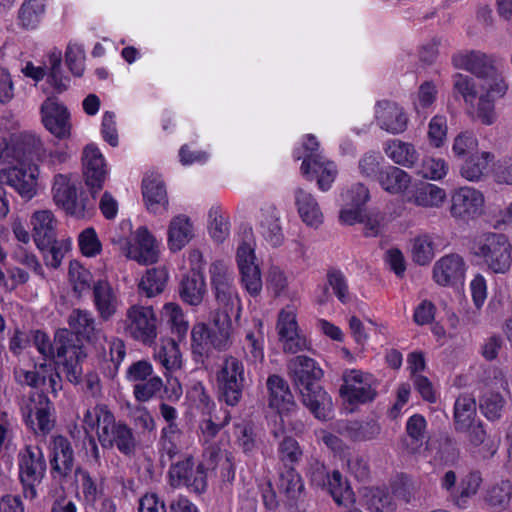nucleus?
<instances>
[{
    "mask_svg": "<svg viewBox=\"0 0 512 512\" xmlns=\"http://www.w3.org/2000/svg\"><path fill=\"white\" fill-rule=\"evenodd\" d=\"M457 69L466 70L478 78L455 74L453 90L460 94L465 103L470 106L468 113L484 125H491L496 120L495 100L505 95L507 84L495 64L492 56L481 51H467L452 57Z\"/></svg>",
    "mask_w": 512,
    "mask_h": 512,
    "instance_id": "nucleus-1",
    "label": "nucleus"
},
{
    "mask_svg": "<svg viewBox=\"0 0 512 512\" xmlns=\"http://www.w3.org/2000/svg\"><path fill=\"white\" fill-rule=\"evenodd\" d=\"M288 374L301 394L302 403L319 420L331 418L332 399L318 384L323 370L318 363L305 355L291 358L287 363Z\"/></svg>",
    "mask_w": 512,
    "mask_h": 512,
    "instance_id": "nucleus-2",
    "label": "nucleus"
},
{
    "mask_svg": "<svg viewBox=\"0 0 512 512\" xmlns=\"http://www.w3.org/2000/svg\"><path fill=\"white\" fill-rule=\"evenodd\" d=\"M83 426L86 431H96L97 439L103 448L116 447L126 456H131L137 448L133 429L124 421L116 420L106 404L100 403L85 410Z\"/></svg>",
    "mask_w": 512,
    "mask_h": 512,
    "instance_id": "nucleus-3",
    "label": "nucleus"
},
{
    "mask_svg": "<svg viewBox=\"0 0 512 512\" xmlns=\"http://www.w3.org/2000/svg\"><path fill=\"white\" fill-rule=\"evenodd\" d=\"M117 324L127 337L146 346L154 345L158 337V318L149 305H130Z\"/></svg>",
    "mask_w": 512,
    "mask_h": 512,
    "instance_id": "nucleus-4",
    "label": "nucleus"
},
{
    "mask_svg": "<svg viewBox=\"0 0 512 512\" xmlns=\"http://www.w3.org/2000/svg\"><path fill=\"white\" fill-rule=\"evenodd\" d=\"M473 253L488 270L496 274L506 273L512 264L511 244L507 236L501 233L479 235L474 241Z\"/></svg>",
    "mask_w": 512,
    "mask_h": 512,
    "instance_id": "nucleus-5",
    "label": "nucleus"
},
{
    "mask_svg": "<svg viewBox=\"0 0 512 512\" xmlns=\"http://www.w3.org/2000/svg\"><path fill=\"white\" fill-rule=\"evenodd\" d=\"M86 352L79 339L68 329H59L55 333V358L63 366L69 382L77 384L83 374L81 362Z\"/></svg>",
    "mask_w": 512,
    "mask_h": 512,
    "instance_id": "nucleus-6",
    "label": "nucleus"
},
{
    "mask_svg": "<svg viewBox=\"0 0 512 512\" xmlns=\"http://www.w3.org/2000/svg\"><path fill=\"white\" fill-rule=\"evenodd\" d=\"M18 466L24 496L34 499L47 468L42 448L37 444L25 445L18 453Z\"/></svg>",
    "mask_w": 512,
    "mask_h": 512,
    "instance_id": "nucleus-7",
    "label": "nucleus"
},
{
    "mask_svg": "<svg viewBox=\"0 0 512 512\" xmlns=\"http://www.w3.org/2000/svg\"><path fill=\"white\" fill-rule=\"evenodd\" d=\"M218 388L225 402L237 405L246 386V373L243 362L233 355H225L216 371Z\"/></svg>",
    "mask_w": 512,
    "mask_h": 512,
    "instance_id": "nucleus-8",
    "label": "nucleus"
},
{
    "mask_svg": "<svg viewBox=\"0 0 512 512\" xmlns=\"http://www.w3.org/2000/svg\"><path fill=\"white\" fill-rule=\"evenodd\" d=\"M20 411L26 425L35 433L43 435L54 427V407L48 396L43 392H32L23 398Z\"/></svg>",
    "mask_w": 512,
    "mask_h": 512,
    "instance_id": "nucleus-9",
    "label": "nucleus"
},
{
    "mask_svg": "<svg viewBox=\"0 0 512 512\" xmlns=\"http://www.w3.org/2000/svg\"><path fill=\"white\" fill-rule=\"evenodd\" d=\"M341 378L339 394L349 404H366L376 398L378 381L371 373L346 369Z\"/></svg>",
    "mask_w": 512,
    "mask_h": 512,
    "instance_id": "nucleus-10",
    "label": "nucleus"
},
{
    "mask_svg": "<svg viewBox=\"0 0 512 512\" xmlns=\"http://www.w3.org/2000/svg\"><path fill=\"white\" fill-rule=\"evenodd\" d=\"M309 476L311 483L326 489L339 506H348L355 502L351 487L338 470L330 473L324 464L315 461L310 465Z\"/></svg>",
    "mask_w": 512,
    "mask_h": 512,
    "instance_id": "nucleus-11",
    "label": "nucleus"
},
{
    "mask_svg": "<svg viewBox=\"0 0 512 512\" xmlns=\"http://www.w3.org/2000/svg\"><path fill=\"white\" fill-rule=\"evenodd\" d=\"M15 381L22 385L34 389L48 386V391L57 397L62 390V378L53 364L40 363L34 366L33 370L16 368L14 370Z\"/></svg>",
    "mask_w": 512,
    "mask_h": 512,
    "instance_id": "nucleus-12",
    "label": "nucleus"
},
{
    "mask_svg": "<svg viewBox=\"0 0 512 512\" xmlns=\"http://www.w3.org/2000/svg\"><path fill=\"white\" fill-rule=\"evenodd\" d=\"M236 260L242 286L251 296H258L262 291L263 283L260 268L255 263L253 243L245 241L240 243L236 251Z\"/></svg>",
    "mask_w": 512,
    "mask_h": 512,
    "instance_id": "nucleus-13",
    "label": "nucleus"
},
{
    "mask_svg": "<svg viewBox=\"0 0 512 512\" xmlns=\"http://www.w3.org/2000/svg\"><path fill=\"white\" fill-rule=\"evenodd\" d=\"M92 303L98 318L110 321L122 306L119 290L106 279H99L92 285Z\"/></svg>",
    "mask_w": 512,
    "mask_h": 512,
    "instance_id": "nucleus-14",
    "label": "nucleus"
},
{
    "mask_svg": "<svg viewBox=\"0 0 512 512\" xmlns=\"http://www.w3.org/2000/svg\"><path fill=\"white\" fill-rule=\"evenodd\" d=\"M37 177L36 166H14L0 171V184L8 185L23 198L31 199L36 194Z\"/></svg>",
    "mask_w": 512,
    "mask_h": 512,
    "instance_id": "nucleus-15",
    "label": "nucleus"
},
{
    "mask_svg": "<svg viewBox=\"0 0 512 512\" xmlns=\"http://www.w3.org/2000/svg\"><path fill=\"white\" fill-rule=\"evenodd\" d=\"M125 255L132 260L144 265L157 262L159 248L155 237L144 226L139 227L134 233V244L124 243Z\"/></svg>",
    "mask_w": 512,
    "mask_h": 512,
    "instance_id": "nucleus-16",
    "label": "nucleus"
},
{
    "mask_svg": "<svg viewBox=\"0 0 512 512\" xmlns=\"http://www.w3.org/2000/svg\"><path fill=\"white\" fill-rule=\"evenodd\" d=\"M374 117L378 127L392 135L401 134L408 127V115L396 102L388 100L377 102Z\"/></svg>",
    "mask_w": 512,
    "mask_h": 512,
    "instance_id": "nucleus-17",
    "label": "nucleus"
},
{
    "mask_svg": "<svg viewBox=\"0 0 512 512\" xmlns=\"http://www.w3.org/2000/svg\"><path fill=\"white\" fill-rule=\"evenodd\" d=\"M451 202V215L457 219H466L480 215L485 200L479 190L472 187H461L452 195Z\"/></svg>",
    "mask_w": 512,
    "mask_h": 512,
    "instance_id": "nucleus-18",
    "label": "nucleus"
},
{
    "mask_svg": "<svg viewBox=\"0 0 512 512\" xmlns=\"http://www.w3.org/2000/svg\"><path fill=\"white\" fill-rule=\"evenodd\" d=\"M52 193L55 204L64 209L67 214L76 218L85 216V207L78 202L76 186L68 176L63 174L55 176Z\"/></svg>",
    "mask_w": 512,
    "mask_h": 512,
    "instance_id": "nucleus-19",
    "label": "nucleus"
},
{
    "mask_svg": "<svg viewBox=\"0 0 512 512\" xmlns=\"http://www.w3.org/2000/svg\"><path fill=\"white\" fill-rule=\"evenodd\" d=\"M68 325L71 332L81 336L91 344H100L106 341L104 330L98 326L96 318L87 309H73L68 316Z\"/></svg>",
    "mask_w": 512,
    "mask_h": 512,
    "instance_id": "nucleus-20",
    "label": "nucleus"
},
{
    "mask_svg": "<svg viewBox=\"0 0 512 512\" xmlns=\"http://www.w3.org/2000/svg\"><path fill=\"white\" fill-rule=\"evenodd\" d=\"M42 122L46 129L59 139L71 134L70 115L65 106L48 98L41 106Z\"/></svg>",
    "mask_w": 512,
    "mask_h": 512,
    "instance_id": "nucleus-21",
    "label": "nucleus"
},
{
    "mask_svg": "<svg viewBox=\"0 0 512 512\" xmlns=\"http://www.w3.org/2000/svg\"><path fill=\"white\" fill-rule=\"evenodd\" d=\"M82 160L85 183L95 194L102 189L108 174L104 157L95 145L90 144L84 148Z\"/></svg>",
    "mask_w": 512,
    "mask_h": 512,
    "instance_id": "nucleus-22",
    "label": "nucleus"
},
{
    "mask_svg": "<svg viewBox=\"0 0 512 512\" xmlns=\"http://www.w3.org/2000/svg\"><path fill=\"white\" fill-rule=\"evenodd\" d=\"M50 465L54 479L63 480L73 471L74 451L70 441L62 435L52 438Z\"/></svg>",
    "mask_w": 512,
    "mask_h": 512,
    "instance_id": "nucleus-23",
    "label": "nucleus"
},
{
    "mask_svg": "<svg viewBox=\"0 0 512 512\" xmlns=\"http://www.w3.org/2000/svg\"><path fill=\"white\" fill-rule=\"evenodd\" d=\"M466 269L465 261L460 255H445L434 264L433 278L441 286H453L464 281Z\"/></svg>",
    "mask_w": 512,
    "mask_h": 512,
    "instance_id": "nucleus-24",
    "label": "nucleus"
},
{
    "mask_svg": "<svg viewBox=\"0 0 512 512\" xmlns=\"http://www.w3.org/2000/svg\"><path fill=\"white\" fill-rule=\"evenodd\" d=\"M446 191L436 184L418 182L406 195V202L425 209H438L446 202Z\"/></svg>",
    "mask_w": 512,
    "mask_h": 512,
    "instance_id": "nucleus-25",
    "label": "nucleus"
},
{
    "mask_svg": "<svg viewBox=\"0 0 512 512\" xmlns=\"http://www.w3.org/2000/svg\"><path fill=\"white\" fill-rule=\"evenodd\" d=\"M301 172L309 180L317 179L318 187L322 191L331 188L338 174L335 163L324 156H317L313 160L303 159Z\"/></svg>",
    "mask_w": 512,
    "mask_h": 512,
    "instance_id": "nucleus-26",
    "label": "nucleus"
},
{
    "mask_svg": "<svg viewBox=\"0 0 512 512\" xmlns=\"http://www.w3.org/2000/svg\"><path fill=\"white\" fill-rule=\"evenodd\" d=\"M269 391V406L275 409L280 418L296 409L294 397L290 391L287 382L278 375H271L267 380ZM283 421V419H281Z\"/></svg>",
    "mask_w": 512,
    "mask_h": 512,
    "instance_id": "nucleus-27",
    "label": "nucleus"
},
{
    "mask_svg": "<svg viewBox=\"0 0 512 512\" xmlns=\"http://www.w3.org/2000/svg\"><path fill=\"white\" fill-rule=\"evenodd\" d=\"M232 316L228 311H215L211 317L209 343L218 351H226L232 345L234 333Z\"/></svg>",
    "mask_w": 512,
    "mask_h": 512,
    "instance_id": "nucleus-28",
    "label": "nucleus"
},
{
    "mask_svg": "<svg viewBox=\"0 0 512 512\" xmlns=\"http://www.w3.org/2000/svg\"><path fill=\"white\" fill-rule=\"evenodd\" d=\"M258 230L263 239L272 247L280 246L284 233L280 224V213L273 205H265L258 215Z\"/></svg>",
    "mask_w": 512,
    "mask_h": 512,
    "instance_id": "nucleus-29",
    "label": "nucleus"
},
{
    "mask_svg": "<svg viewBox=\"0 0 512 512\" xmlns=\"http://www.w3.org/2000/svg\"><path fill=\"white\" fill-rule=\"evenodd\" d=\"M142 193L146 207L151 213L162 214L168 210L166 188L158 175H149L143 179Z\"/></svg>",
    "mask_w": 512,
    "mask_h": 512,
    "instance_id": "nucleus-30",
    "label": "nucleus"
},
{
    "mask_svg": "<svg viewBox=\"0 0 512 512\" xmlns=\"http://www.w3.org/2000/svg\"><path fill=\"white\" fill-rule=\"evenodd\" d=\"M194 237V224L185 214L175 215L169 222L167 245L170 251L182 250Z\"/></svg>",
    "mask_w": 512,
    "mask_h": 512,
    "instance_id": "nucleus-31",
    "label": "nucleus"
},
{
    "mask_svg": "<svg viewBox=\"0 0 512 512\" xmlns=\"http://www.w3.org/2000/svg\"><path fill=\"white\" fill-rule=\"evenodd\" d=\"M31 225L34 242L40 251H44L45 246L54 243V239H56V219L50 210L34 212L31 217Z\"/></svg>",
    "mask_w": 512,
    "mask_h": 512,
    "instance_id": "nucleus-32",
    "label": "nucleus"
},
{
    "mask_svg": "<svg viewBox=\"0 0 512 512\" xmlns=\"http://www.w3.org/2000/svg\"><path fill=\"white\" fill-rule=\"evenodd\" d=\"M463 432L467 433L469 444L477 449L481 458L489 459L498 451L499 437L488 435L482 423H472Z\"/></svg>",
    "mask_w": 512,
    "mask_h": 512,
    "instance_id": "nucleus-33",
    "label": "nucleus"
},
{
    "mask_svg": "<svg viewBox=\"0 0 512 512\" xmlns=\"http://www.w3.org/2000/svg\"><path fill=\"white\" fill-rule=\"evenodd\" d=\"M383 150L392 162L405 168H413L419 160L415 146L400 139L386 141Z\"/></svg>",
    "mask_w": 512,
    "mask_h": 512,
    "instance_id": "nucleus-34",
    "label": "nucleus"
},
{
    "mask_svg": "<svg viewBox=\"0 0 512 512\" xmlns=\"http://www.w3.org/2000/svg\"><path fill=\"white\" fill-rule=\"evenodd\" d=\"M411 181V176L396 166L386 167L378 177L382 189L393 195H407Z\"/></svg>",
    "mask_w": 512,
    "mask_h": 512,
    "instance_id": "nucleus-35",
    "label": "nucleus"
},
{
    "mask_svg": "<svg viewBox=\"0 0 512 512\" xmlns=\"http://www.w3.org/2000/svg\"><path fill=\"white\" fill-rule=\"evenodd\" d=\"M298 213L307 225L317 227L322 223V212L313 195L302 188L295 190Z\"/></svg>",
    "mask_w": 512,
    "mask_h": 512,
    "instance_id": "nucleus-36",
    "label": "nucleus"
},
{
    "mask_svg": "<svg viewBox=\"0 0 512 512\" xmlns=\"http://www.w3.org/2000/svg\"><path fill=\"white\" fill-rule=\"evenodd\" d=\"M183 432L177 424L166 425L161 430L160 453L161 460L171 461L183 449Z\"/></svg>",
    "mask_w": 512,
    "mask_h": 512,
    "instance_id": "nucleus-37",
    "label": "nucleus"
},
{
    "mask_svg": "<svg viewBox=\"0 0 512 512\" xmlns=\"http://www.w3.org/2000/svg\"><path fill=\"white\" fill-rule=\"evenodd\" d=\"M206 292V283L200 272H191L183 277L180 285V296L189 305H199Z\"/></svg>",
    "mask_w": 512,
    "mask_h": 512,
    "instance_id": "nucleus-38",
    "label": "nucleus"
},
{
    "mask_svg": "<svg viewBox=\"0 0 512 512\" xmlns=\"http://www.w3.org/2000/svg\"><path fill=\"white\" fill-rule=\"evenodd\" d=\"M494 158V154L488 151L470 155L461 166V176L470 182L481 180Z\"/></svg>",
    "mask_w": 512,
    "mask_h": 512,
    "instance_id": "nucleus-39",
    "label": "nucleus"
},
{
    "mask_svg": "<svg viewBox=\"0 0 512 512\" xmlns=\"http://www.w3.org/2000/svg\"><path fill=\"white\" fill-rule=\"evenodd\" d=\"M154 359L166 370L173 372L182 367V355L179 345L173 339H164L155 349Z\"/></svg>",
    "mask_w": 512,
    "mask_h": 512,
    "instance_id": "nucleus-40",
    "label": "nucleus"
},
{
    "mask_svg": "<svg viewBox=\"0 0 512 512\" xmlns=\"http://www.w3.org/2000/svg\"><path fill=\"white\" fill-rule=\"evenodd\" d=\"M476 417V401L470 394L460 395L454 405V422L457 431H464L474 423Z\"/></svg>",
    "mask_w": 512,
    "mask_h": 512,
    "instance_id": "nucleus-41",
    "label": "nucleus"
},
{
    "mask_svg": "<svg viewBox=\"0 0 512 512\" xmlns=\"http://www.w3.org/2000/svg\"><path fill=\"white\" fill-rule=\"evenodd\" d=\"M482 483L481 475L478 472H472L462 478L458 488L450 496L453 503L459 508H466L468 500L475 496Z\"/></svg>",
    "mask_w": 512,
    "mask_h": 512,
    "instance_id": "nucleus-42",
    "label": "nucleus"
},
{
    "mask_svg": "<svg viewBox=\"0 0 512 512\" xmlns=\"http://www.w3.org/2000/svg\"><path fill=\"white\" fill-rule=\"evenodd\" d=\"M507 401L499 392L487 391L479 400V408L484 417L489 421H498L502 418Z\"/></svg>",
    "mask_w": 512,
    "mask_h": 512,
    "instance_id": "nucleus-43",
    "label": "nucleus"
},
{
    "mask_svg": "<svg viewBox=\"0 0 512 512\" xmlns=\"http://www.w3.org/2000/svg\"><path fill=\"white\" fill-rule=\"evenodd\" d=\"M257 331H249L245 336L243 351L246 359L251 363H261L264 360V339L261 331L262 322L255 320Z\"/></svg>",
    "mask_w": 512,
    "mask_h": 512,
    "instance_id": "nucleus-44",
    "label": "nucleus"
},
{
    "mask_svg": "<svg viewBox=\"0 0 512 512\" xmlns=\"http://www.w3.org/2000/svg\"><path fill=\"white\" fill-rule=\"evenodd\" d=\"M365 504L371 512H394L396 502L386 488H372L365 494Z\"/></svg>",
    "mask_w": 512,
    "mask_h": 512,
    "instance_id": "nucleus-45",
    "label": "nucleus"
},
{
    "mask_svg": "<svg viewBox=\"0 0 512 512\" xmlns=\"http://www.w3.org/2000/svg\"><path fill=\"white\" fill-rule=\"evenodd\" d=\"M161 315L170 326L172 333L177 334L179 338L185 337L189 329V322L179 304L166 303L162 308Z\"/></svg>",
    "mask_w": 512,
    "mask_h": 512,
    "instance_id": "nucleus-46",
    "label": "nucleus"
},
{
    "mask_svg": "<svg viewBox=\"0 0 512 512\" xmlns=\"http://www.w3.org/2000/svg\"><path fill=\"white\" fill-rule=\"evenodd\" d=\"M167 278L168 275L164 268L149 269L139 282L140 293L148 298L160 294L165 288Z\"/></svg>",
    "mask_w": 512,
    "mask_h": 512,
    "instance_id": "nucleus-47",
    "label": "nucleus"
},
{
    "mask_svg": "<svg viewBox=\"0 0 512 512\" xmlns=\"http://www.w3.org/2000/svg\"><path fill=\"white\" fill-rule=\"evenodd\" d=\"M205 449L203 453L204 461L206 469H215L219 463H221L224 470H226V474L224 477L227 480H232L234 478V468L230 461L228 453L222 451L217 443L204 444Z\"/></svg>",
    "mask_w": 512,
    "mask_h": 512,
    "instance_id": "nucleus-48",
    "label": "nucleus"
},
{
    "mask_svg": "<svg viewBox=\"0 0 512 512\" xmlns=\"http://www.w3.org/2000/svg\"><path fill=\"white\" fill-rule=\"evenodd\" d=\"M209 275L214 293L235 285L233 269L223 260H216L211 263Z\"/></svg>",
    "mask_w": 512,
    "mask_h": 512,
    "instance_id": "nucleus-49",
    "label": "nucleus"
},
{
    "mask_svg": "<svg viewBox=\"0 0 512 512\" xmlns=\"http://www.w3.org/2000/svg\"><path fill=\"white\" fill-rule=\"evenodd\" d=\"M92 345L103 360L112 362L116 368L126 355L125 343L118 337H106V341Z\"/></svg>",
    "mask_w": 512,
    "mask_h": 512,
    "instance_id": "nucleus-50",
    "label": "nucleus"
},
{
    "mask_svg": "<svg viewBox=\"0 0 512 512\" xmlns=\"http://www.w3.org/2000/svg\"><path fill=\"white\" fill-rule=\"evenodd\" d=\"M512 499V483L509 480H501L493 484L487 491L485 500L497 510L508 508Z\"/></svg>",
    "mask_w": 512,
    "mask_h": 512,
    "instance_id": "nucleus-51",
    "label": "nucleus"
},
{
    "mask_svg": "<svg viewBox=\"0 0 512 512\" xmlns=\"http://www.w3.org/2000/svg\"><path fill=\"white\" fill-rule=\"evenodd\" d=\"M278 489L289 499H296L304 490L301 476L292 467H285L279 476Z\"/></svg>",
    "mask_w": 512,
    "mask_h": 512,
    "instance_id": "nucleus-52",
    "label": "nucleus"
},
{
    "mask_svg": "<svg viewBox=\"0 0 512 512\" xmlns=\"http://www.w3.org/2000/svg\"><path fill=\"white\" fill-rule=\"evenodd\" d=\"M218 304L216 311H228L238 322L241 316L242 304L235 285L214 293Z\"/></svg>",
    "mask_w": 512,
    "mask_h": 512,
    "instance_id": "nucleus-53",
    "label": "nucleus"
},
{
    "mask_svg": "<svg viewBox=\"0 0 512 512\" xmlns=\"http://www.w3.org/2000/svg\"><path fill=\"white\" fill-rule=\"evenodd\" d=\"M435 255L434 237L428 234L414 238L412 244L413 261L419 265H426L432 261Z\"/></svg>",
    "mask_w": 512,
    "mask_h": 512,
    "instance_id": "nucleus-54",
    "label": "nucleus"
},
{
    "mask_svg": "<svg viewBox=\"0 0 512 512\" xmlns=\"http://www.w3.org/2000/svg\"><path fill=\"white\" fill-rule=\"evenodd\" d=\"M449 170L448 163L442 158L424 157L417 170V174L424 179L439 181Z\"/></svg>",
    "mask_w": 512,
    "mask_h": 512,
    "instance_id": "nucleus-55",
    "label": "nucleus"
},
{
    "mask_svg": "<svg viewBox=\"0 0 512 512\" xmlns=\"http://www.w3.org/2000/svg\"><path fill=\"white\" fill-rule=\"evenodd\" d=\"M46 0H26L19 10V20L24 28H34L45 12Z\"/></svg>",
    "mask_w": 512,
    "mask_h": 512,
    "instance_id": "nucleus-56",
    "label": "nucleus"
},
{
    "mask_svg": "<svg viewBox=\"0 0 512 512\" xmlns=\"http://www.w3.org/2000/svg\"><path fill=\"white\" fill-rule=\"evenodd\" d=\"M346 430L349 436L356 441H370L376 439L381 433V426L376 421L350 422Z\"/></svg>",
    "mask_w": 512,
    "mask_h": 512,
    "instance_id": "nucleus-57",
    "label": "nucleus"
},
{
    "mask_svg": "<svg viewBox=\"0 0 512 512\" xmlns=\"http://www.w3.org/2000/svg\"><path fill=\"white\" fill-rule=\"evenodd\" d=\"M62 53L61 51H52L48 56V64L50 73L48 76L49 83L59 93L65 91L69 86V78L62 75L61 72Z\"/></svg>",
    "mask_w": 512,
    "mask_h": 512,
    "instance_id": "nucleus-58",
    "label": "nucleus"
},
{
    "mask_svg": "<svg viewBox=\"0 0 512 512\" xmlns=\"http://www.w3.org/2000/svg\"><path fill=\"white\" fill-rule=\"evenodd\" d=\"M382 162L383 157L379 152H367L359 160V172L365 178L378 180V177L384 170L382 168Z\"/></svg>",
    "mask_w": 512,
    "mask_h": 512,
    "instance_id": "nucleus-59",
    "label": "nucleus"
},
{
    "mask_svg": "<svg viewBox=\"0 0 512 512\" xmlns=\"http://www.w3.org/2000/svg\"><path fill=\"white\" fill-rule=\"evenodd\" d=\"M11 258L18 264L25 266L27 269H30L40 278H45L44 269L39 259L33 252L28 251L23 245H17L13 249Z\"/></svg>",
    "mask_w": 512,
    "mask_h": 512,
    "instance_id": "nucleus-60",
    "label": "nucleus"
},
{
    "mask_svg": "<svg viewBox=\"0 0 512 512\" xmlns=\"http://www.w3.org/2000/svg\"><path fill=\"white\" fill-rule=\"evenodd\" d=\"M302 454L299 443L292 437H284L279 443L278 456L285 467L299 462Z\"/></svg>",
    "mask_w": 512,
    "mask_h": 512,
    "instance_id": "nucleus-61",
    "label": "nucleus"
},
{
    "mask_svg": "<svg viewBox=\"0 0 512 512\" xmlns=\"http://www.w3.org/2000/svg\"><path fill=\"white\" fill-rule=\"evenodd\" d=\"M128 416L134 426L142 432H151L156 427L153 416L143 405H128Z\"/></svg>",
    "mask_w": 512,
    "mask_h": 512,
    "instance_id": "nucleus-62",
    "label": "nucleus"
},
{
    "mask_svg": "<svg viewBox=\"0 0 512 512\" xmlns=\"http://www.w3.org/2000/svg\"><path fill=\"white\" fill-rule=\"evenodd\" d=\"M211 219L209 223V234L217 243H222L229 235L230 226L226 217H224L218 208H212L209 212Z\"/></svg>",
    "mask_w": 512,
    "mask_h": 512,
    "instance_id": "nucleus-63",
    "label": "nucleus"
},
{
    "mask_svg": "<svg viewBox=\"0 0 512 512\" xmlns=\"http://www.w3.org/2000/svg\"><path fill=\"white\" fill-rule=\"evenodd\" d=\"M75 475L80 484L85 501L94 503L101 495V487L92 478L90 473L82 468H76Z\"/></svg>",
    "mask_w": 512,
    "mask_h": 512,
    "instance_id": "nucleus-64",
    "label": "nucleus"
}]
</instances>
